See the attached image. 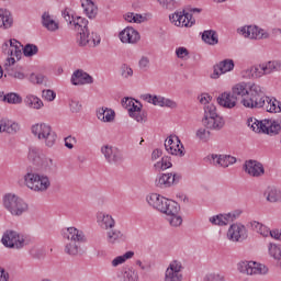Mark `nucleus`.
Segmentation results:
<instances>
[{
    "label": "nucleus",
    "instance_id": "obj_20",
    "mask_svg": "<svg viewBox=\"0 0 281 281\" xmlns=\"http://www.w3.org/2000/svg\"><path fill=\"white\" fill-rule=\"evenodd\" d=\"M240 216V212H234V213H228V214H220V215H215L210 217V223H212V225H229V223H234V221H236V218H238Z\"/></svg>",
    "mask_w": 281,
    "mask_h": 281
},
{
    "label": "nucleus",
    "instance_id": "obj_42",
    "mask_svg": "<svg viewBox=\"0 0 281 281\" xmlns=\"http://www.w3.org/2000/svg\"><path fill=\"white\" fill-rule=\"evenodd\" d=\"M24 102L30 109H43V101L37 97L27 95Z\"/></svg>",
    "mask_w": 281,
    "mask_h": 281
},
{
    "label": "nucleus",
    "instance_id": "obj_57",
    "mask_svg": "<svg viewBox=\"0 0 281 281\" xmlns=\"http://www.w3.org/2000/svg\"><path fill=\"white\" fill-rule=\"evenodd\" d=\"M121 76L122 78H132L133 76V68L131 66L123 64L121 66Z\"/></svg>",
    "mask_w": 281,
    "mask_h": 281
},
{
    "label": "nucleus",
    "instance_id": "obj_54",
    "mask_svg": "<svg viewBox=\"0 0 281 281\" xmlns=\"http://www.w3.org/2000/svg\"><path fill=\"white\" fill-rule=\"evenodd\" d=\"M218 113H216V105L209 104L204 106V117L203 120H207L209 117H216Z\"/></svg>",
    "mask_w": 281,
    "mask_h": 281
},
{
    "label": "nucleus",
    "instance_id": "obj_37",
    "mask_svg": "<svg viewBox=\"0 0 281 281\" xmlns=\"http://www.w3.org/2000/svg\"><path fill=\"white\" fill-rule=\"evenodd\" d=\"M202 41L206 45H218V34L214 30L204 31L202 33Z\"/></svg>",
    "mask_w": 281,
    "mask_h": 281
},
{
    "label": "nucleus",
    "instance_id": "obj_15",
    "mask_svg": "<svg viewBox=\"0 0 281 281\" xmlns=\"http://www.w3.org/2000/svg\"><path fill=\"white\" fill-rule=\"evenodd\" d=\"M63 238L69 240V243H87L85 233L76 227H68L63 231Z\"/></svg>",
    "mask_w": 281,
    "mask_h": 281
},
{
    "label": "nucleus",
    "instance_id": "obj_22",
    "mask_svg": "<svg viewBox=\"0 0 281 281\" xmlns=\"http://www.w3.org/2000/svg\"><path fill=\"white\" fill-rule=\"evenodd\" d=\"M71 85L75 87L80 85H93V77L85 72L82 69H78L71 76Z\"/></svg>",
    "mask_w": 281,
    "mask_h": 281
},
{
    "label": "nucleus",
    "instance_id": "obj_33",
    "mask_svg": "<svg viewBox=\"0 0 281 281\" xmlns=\"http://www.w3.org/2000/svg\"><path fill=\"white\" fill-rule=\"evenodd\" d=\"M281 125L278 121L266 120V128H263V133L266 135H270L273 137L274 135H280Z\"/></svg>",
    "mask_w": 281,
    "mask_h": 281
},
{
    "label": "nucleus",
    "instance_id": "obj_53",
    "mask_svg": "<svg viewBox=\"0 0 281 281\" xmlns=\"http://www.w3.org/2000/svg\"><path fill=\"white\" fill-rule=\"evenodd\" d=\"M195 136L198 137V139H200V142H210L212 133L203 127H200L196 131Z\"/></svg>",
    "mask_w": 281,
    "mask_h": 281
},
{
    "label": "nucleus",
    "instance_id": "obj_36",
    "mask_svg": "<svg viewBox=\"0 0 281 281\" xmlns=\"http://www.w3.org/2000/svg\"><path fill=\"white\" fill-rule=\"evenodd\" d=\"M181 206L176 201L170 199L167 200V204L165 205V210H162V214H167V216H175V214H179Z\"/></svg>",
    "mask_w": 281,
    "mask_h": 281
},
{
    "label": "nucleus",
    "instance_id": "obj_11",
    "mask_svg": "<svg viewBox=\"0 0 281 281\" xmlns=\"http://www.w3.org/2000/svg\"><path fill=\"white\" fill-rule=\"evenodd\" d=\"M182 269L183 266L181 265V261H171L165 272V281H183V273H181Z\"/></svg>",
    "mask_w": 281,
    "mask_h": 281
},
{
    "label": "nucleus",
    "instance_id": "obj_45",
    "mask_svg": "<svg viewBox=\"0 0 281 281\" xmlns=\"http://www.w3.org/2000/svg\"><path fill=\"white\" fill-rule=\"evenodd\" d=\"M65 254H67L68 256H72V257L78 256V254H80V244L69 241L65 246Z\"/></svg>",
    "mask_w": 281,
    "mask_h": 281
},
{
    "label": "nucleus",
    "instance_id": "obj_6",
    "mask_svg": "<svg viewBox=\"0 0 281 281\" xmlns=\"http://www.w3.org/2000/svg\"><path fill=\"white\" fill-rule=\"evenodd\" d=\"M33 135L37 137L41 142H44L45 146L52 148L56 144L57 135L56 132L52 130V126L45 123H37L31 128Z\"/></svg>",
    "mask_w": 281,
    "mask_h": 281
},
{
    "label": "nucleus",
    "instance_id": "obj_3",
    "mask_svg": "<svg viewBox=\"0 0 281 281\" xmlns=\"http://www.w3.org/2000/svg\"><path fill=\"white\" fill-rule=\"evenodd\" d=\"M23 179L26 188L33 190V192H47L52 186L49 177L34 171L31 167L26 169V173Z\"/></svg>",
    "mask_w": 281,
    "mask_h": 281
},
{
    "label": "nucleus",
    "instance_id": "obj_26",
    "mask_svg": "<svg viewBox=\"0 0 281 281\" xmlns=\"http://www.w3.org/2000/svg\"><path fill=\"white\" fill-rule=\"evenodd\" d=\"M81 8L88 19H95L98 16V5L93 0H81Z\"/></svg>",
    "mask_w": 281,
    "mask_h": 281
},
{
    "label": "nucleus",
    "instance_id": "obj_10",
    "mask_svg": "<svg viewBox=\"0 0 281 281\" xmlns=\"http://www.w3.org/2000/svg\"><path fill=\"white\" fill-rule=\"evenodd\" d=\"M238 32L241 36H245V38H251L255 41L269 38V33L256 25L244 26L239 29Z\"/></svg>",
    "mask_w": 281,
    "mask_h": 281
},
{
    "label": "nucleus",
    "instance_id": "obj_16",
    "mask_svg": "<svg viewBox=\"0 0 281 281\" xmlns=\"http://www.w3.org/2000/svg\"><path fill=\"white\" fill-rule=\"evenodd\" d=\"M119 38L121 43H128L131 45H135V43H138L140 36L137 30L133 29L132 26H127L119 33Z\"/></svg>",
    "mask_w": 281,
    "mask_h": 281
},
{
    "label": "nucleus",
    "instance_id": "obj_30",
    "mask_svg": "<svg viewBox=\"0 0 281 281\" xmlns=\"http://www.w3.org/2000/svg\"><path fill=\"white\" fill-rule=\"evenodd\" d=\"M98 218L100 221V227H102V229H106L108 232L109 229H113L115 227V220L113 218V216L106 213H100L98 215Z\"/></svg>",
    "mask_w": 281,
    "mask_h": 281
},
{
    "label": "nucleus",
    "instance_id": "obj_13",
    "mask_svg": "<svg viewBox=\"0 0 281 281\" xmlns=\"http://www.w3.org/2000/svg\"><path fill=\"white\" fill-rule=\"evenodd\" d=\"M181 181V175L179 173H162L158 176L155 180L156 188H170L175 183Z\"/></svg>",
    "mask_w": 281,
    "mask_h": 281
},
{
    "label": "nucleus",
    "instance_id": "obj_5",
    "mask_svg": "<svg viewBox=\"0 0 281 281\" xmlns=\"http://www.w3.org/2000/svg\"><path fill=\"white\" fill-rule=\"evenodd\" d=\"M3 207H5L12 216H23L29 210V205L25 201L12 193H7L3 196Z\"/></svg>",
    "mask_w": 281,
    "mask_h": 281
},
{
    "label": "nucleus",
    "instance_id": "obj_14",
    "mask_svg": "<svg viewBox=\"0 0 281 281\" xmlns=\"http://www.w3.org/2000/svg\"><path fill=\"white\" fill-rule=\"evenodd\" d=\"M227 238L233 243H240L247 238V228L243 224H232L227 232Z\"/></svg>",
    "mask_w": 281,
    "mask_h": 281
},
{
    "label": "nucleus",
    "instance_id": "obj_52",
    "mask_svg": "<svg viewBox=\"0 0 281 281\" xmlns=\"http://www.w3.org/2000/svg\"><path fill=\"white\" fill-rule=\"evenodd\" d=\"M267 120L263 121H258L254 119L252 124H251V131L255 133H265Z\"/></svg>",
    "mask_w": 281,
    "mask_h": 281
},
{
    "label": "nucleus",
    "instance_id": "obj_38",
    "mask_svg": "<svg viewBox=\"0 0 281 281\" xmlns=\"http://www.w3.org/2000/svg\"><path fill=\"white\" fill-rule=\"evenodd\" d=\"M16 131H19V124L11 123L10 121H7V120L0 121V133L14 134L16 133Z\"/></svg>",
    "mask_w": 281,
    "mask_h": 281
},
{
    "label": "nucleus",
    "instance_id": "obj_8",
    "mask_svg": "<svg viewBox=\"0 0 281 281\" xmlns=\"http://www.w3.org/2000/svg\"><path fill=\"white\" fill-rule=\"evenodd\" d=\"M1 243L8 249H23L25 247V239L15 231H7L1 238Z\"/></svg>",
    "mask_w": 281,
    "mask_h": 281
},
{
    "label": "nucleus",
    "instance_id": "obj_23",
    "mask_svg": "<svg viewBox=\"0 0 281 281\" xmlns=\"http://www.w3.org/2000/svg\"><path fill=\"white\" fill-rule=\"evenodd\" d=\"M217 103L224 109H234L238 104V98L233 92H224L218 95Z\"/></svg>",
    "mask_w": 281,
    "mask_h": 281
},
{
    "label": "nucleus",
    "instance_id": "obj_46",
    "mask_svg": "<svg viewBox=\"0 0 281 281\" xmlns=\"http://www.w3.org/2000/svg\"><path fill=\"white\" fill-rule=\"evenodd\" d=\"M143 100L148 102L149 104H154V106H162L164 105V97L154 95L153 94H144Z\"/></svg>",
    "mask_w": 281,
    "mask_h": 281
},
{
    "label": "nucleus",
    "instance_id": "obj_17",
    "mask_svg": "<svg viewBox=\"0 0 281 281\" xmlns=\"http://www.w3.org/2000/svg\"><path fill=\"white\" fill-rule=\"evenodd\" d=\"M146 201L148 205H150V207H154V210H157L162 214L166 207V204L168 203V198H165L159 193H151L147 195Z\"/></svg>",
    "mask_w": 281,
    "mask_h": 281
},
{
    "label": "nucleus",
    "instance_id": "obj_2",
    "mask_svg": "<svg viewBox=\"0 0 281 281\" xmlns=\"http://www.w3.org/2000/svg\"><path fill=\"white\" fill-rule=\"evenodd\" d=\"M75 30L78 31L77 43L79 47H97L100 45V36L98 33L92 32L89 34V20L77 16L74 21Z\"/></svg>",
    "mask_w": 281,
    "mask_h": 281
},
{
    "label": "nucleus",
    "instance_id": "obj_24",
    "mask_svg": "<svg viewBox=\"0 0 281 281\" xmlns=\"http://www.w3.org/2000/svg\"><path fill=\"white\" fill-rule=\"evenodd\" d=\"M202 124L210 131H221L225 126V119L221 115L211 116L209 119H203Z\"/></svg>",
    "mask_w": 281,
    "mask_h": 281
},
{
    "label": "nucleus",
    "instance_id": "obj_58",
    "mask_svg": "<svg viewBox=\"0 0 281 281\" xmlns=\"http://www.w3.org/2000/svg\"><path fill=\"white\" fill-rule=\"evenodd\" d=\"M204 281H225V277L221 273H209L204 277Z\"/></svg>",
    "mask_w": 281,
    "mask_h": 281
},
{
    "label": "nucleus",
    "instance_id": "obj_49",
    "mask_svg": "<svg viewBox=\"0 0 281 281\" xmlns=\"http://www.w3.org/2000/svg\"><path fill=\"white\" fill-rule=\"evenodd\" d=\"M154 166L156 170H168V168H172V162L170 161V157L164 156L161 161L156 162Z\"/></svg>",
    "mask_w": 281,
    "mask_h": 281
},
{
    "label": "nucleus",
    "instance_id": "obj_44",
    "mask_svg": "<svg viewBox=\"0 0 281 281\" xmlns=\"http://www.w3.org/2000/svg\"><path fill=\"white\" fill-rule=\"evenodd\" d=\"M134 256V251H127L123 256H117L112 260V267H120V265H124L126 260H131Z\"/></svg>",
    "mask_w": 281,
    "mask_h": 281
},
{
    "label": "nucleus",
    "instance_id": "obj_63",
    "mask_svg": "<svg viewBox=\"0 0 281 281\" xmlns=\"http://www.w3.org/2000/svg\"><path fill=\"white\" fill-rule=\"evenodd\" d=\"M61 15L64 16L66 23H68V25H71V23H74V21H76V19H74V15H71V13H69V9H65L61 12Z\"/></svg>",
    "mask_w": 281,
    "mask_h": 281
},
{
    "label": "nucleus",
    "instance_id": "obj_19",
    "mask_svg": "<svg viewBox=\"0 0 281 281\" xmlns=\"http://www.w3.org/2000/svg\"><path fill=\"white\" fill-rule=\"evenodd\" d=\"M213 69L214 71L211 75V78H213V80H216L217 78H220V76H223V74H227V71H232L234 69V60L224 59L215 65Z\"/></svg>",
    "mask_w": 281,
    "mask_h": 281
},
{
    "label": "nucleus",
    "instance_id": "obj_40",
    "mask_svg": "<svg viewBox=\"0 0 281 281\" xmlns=\"http://www.w3.org/2000/svg\"><path fill=\"white\" fill-rule=\"evenodd\" d=\"M246 75L248 78H262V76H267L265 69H262V64L250 67L248 70H246Z\"/></svg>",
    "mask_w": 281,
    "mask_h": 281
},
{
    "label": "nucleus",
    "instance_id": "obj_62",
    "mask_svg": "<svg viewBox=\"0 0 281 281\" xmlns=\"http://www.w3.org/2000/svg\"><path fill=\"white\" fill-rule=\"evenodd\" d=\"M30 80L31 82H33V85H43V80H45V76L32 74L30 76Z\"/></svg>",
    "mask_w": 281,
    "mask_h": 281
},
{
    "label": "nucleus",
    "instance_id": "obj_55",
    "mask_svg": "<svg viewBox=\"0 0 281 281\" xmlns=\"http://www.w3.org/2000/svg\"><path fill=\"white\" fill-rule=\"evenodd\" d=\"M29 159H30V161H33V164H37L38 162V159H41V154L38 151V148L31 147L29 149Z\"/></svg>",
    "mask_w": 281,
    "mask_h": 281
},
{
    "label": "nucleus",
    "instance_id": "obj_28",
    "mask_svg": "<svg viewBox=\"0 0 281 281\" xmlns=\"http://www.w3.org/2000/svg\"><path fill=\"white\" fill-rule=\"evenodd\" d=\"M232 93L235 98H249V86L246 82L236 83L232 88Z\"/></svg>",
    "mask_w": 281,
    "mask_h": 281
},
{
    "label": "nucleus",
    "instance_id": "obj_41",
    "mask_svg": "<svg viewBox=\"0 0 281 281\" xmlns=\"http://www.w3.org/2000/svg\"><path fill=\"white\" fill-rule=\"evenodd\" d=\"M250 276H265L269 273V268L262 263L254 261V266H250Z\"/></svg>",
    "mask_w": 281,
    "mask_h": 281
},
{
    "label": "nucleus",
    "instance_id": "obj_43",
    "mask_svg": "<svg viewBox=\"0 0 281 281\" xmlns=\"http://www.w3.org/2000/svg\"><path fill=\"white\" fill-rule=\"evenodd\" d=\"M250 227L254 232H257V234H260L265 238L269 236V228L265 225H262L260 222H250Z\"/></svg>",
    "mask_w": 281,
    "mask_h": 281
},
{
    "label": "nucleus",
    "instance_id": "obj_50",
    "mask_svg": "<svg viewBox=\"0 0 281 281\" xmlns=\"http://www.w3.org/2000/svg\"><path fill=\"white\" fill-rule=\"evenodd\" d=\"M22 49H23L24 56H26L27 58L32 56H36V54H38V46L34 44H26L24 47L22 45Z\"/></svg>",
    "mask_w": 281,
    "mask_h": 281
},
{
    "label": "nucleus",
    "instance_id": "obj_4",
    "mask_svg": "<svg viewBox=\"0 0 281 281\" xmlns=\"http://www.w3.org/2000/svg\"><path fill=\"white\" fill-rule=\"evenodd\" d=\"M2 53L5 56H9L4 64V69L9 70L10 67H12V65H14V63H16V60H21V58L23 56V44H21V42L16 41L14 38L10 40L8 42H4L2 44ZM14 56L16 57V59H14Z\"/></svg>",
    "mask_w": 281,
    "mask_h": 281
},
{
    "label": "nucleus",
    "instance_id": "obj_47",
    "mask_svg": "<svg viewBox=\"0 0 281 281\" xmlns=\"http://www.w3.org/2000/svg\"><path fill=\"white\" fill-rule=\"evenodd\" d=\"M123 280L139 281V274L137 273V270L127 267V268H124Z\"/></svg>",
    "mask_w": 281,
    "mask_h": 281
},
{
    "label": "nucleus",
    "instance_id": "obj_7",
    "mask_svg": "<svg viewBox=\"0 0 281 281\" xmlns=\"http://www.w3.org/2000/svg\"><path fill=\"white\" fill-rule=\"evenodd\" d=\"M101 153L111 166H120V164L124 162V154L115 146L103 145L101 147Z\"/></svg>",
    "mask_w": 281,
    "mask_h": 281
},
{
    "label": "nucleus",
    "instance_id": "obj_31",
    "mask_svg": "<svg viewBox=\"0 0 281 281\" xmlns=\"http://www.w3.org/2000/svg\"><path fill=\"white\" fill-rule=\"evenodd\" d=\"M106 240L109 245H117V243L124 240V234L120 229L110 228L106 232Z\"/></svg>",
    "mask_w": 281,
    "mask_h": 281
},
{
    "label": "nucleus",
    "instance_id": "obj_61",
    "mask_svg": "<svg viewBox=\"0 0 281 281\" xmlns=\"http://www.w3.org/2000/svg\"><path fill=\"white\" fill-rule=\"evenodd\" d=\"M138 67L139 69H143L144 71H146V69L150 67V59H148V57L146 56H143L138 61Z\"/></svg>",
    "mask_w": 281,
    "mask_h": 281
},
{
    "label": "nucleus",
    "instance_id": "obj_35",
    "mask_svg": "<svg viewBox=\"0 0 281 281\" xmlns=\"http://www.w3.org/2000/svg\"><path fill=\"white\" fill-rule=\"evenodd\" d=\"M42 24L48 32H56L58 30V23L52 19V15L49 13L45 12L42 15Z\"/></svg>",
    "mask_w": 281,
    "mask_h": 281
},
{
    "label": "nucleus",
    "instance_id": "obj_18",
    "mask_svg": "<svg viewBox=\"0 0 281 281\" xmlns=\"http://www.w3.org/2000/svg\"><path fill=\"white\" fill-rule=\"evenodd\" d=\"M244 168L250 177H262L265 175V166L257 160H246Z\"/></svg>",
    "mask_w": 281,
    "mask_h": 281
},
{
    "label": "nucleus",
    "instance_id": "obj_60",
    "mask_svg": "<svg viewBox=\"0 0 281 281\" xmlns=\"http://www.w3.org/2000/svg\"><path fill=\"white\" fill-rule=\"evenodd\" d=\"M169 223L172 227H179L183 223V218L177 214L170 215Z\"/></svg>",
    "mask_w": 281,
    "mask_h": 281
},
{
    "label": "nucleus",
    "instance_id": "obj_9",
    "mask_svg": "<svg viewBox=\"0 0 281 281\" xmlns=\"http://www.w3.org/2000/svg\"><path fill=\"white\" fill-rule=\"evenodd\" d=\"M165 149L169 155H176L178 157L186 156V148L177 135H170L165 140Z\"/></svg>",
    "mask_w": 281,
    "mask_h": 281
},
{
    "label": "nucleus",
    "instance_id": "obj_32",
    "mask_svg": "<svg viewBox=\"0 0 281 281\" xmlns=\"http://www.w3.org/2000/svg\"><path fill=\"white\" fill-rule=\"evenodd\" d=\"M265 196L269 203H281V191L276 187H269L265 191Z\"/></svg>",
    "mask_w": 281,
    "mask_h": 281
},
{
    "label": "nucleus",
    "instance_id": "obj_1",
    "mask_svg": "<svg viewBox=\"0 0 281 281\" xmlns=\"http://www.w3.org/2000/svg\"><path fill=\"white\" fill-rule=\"evenodd\" d=\"M240 104L245 109H263L268 113H281V102L267 95L265 89L256 83L249 86V94L241 99Z\"/></svg>",
    "mask_w": 281,
    "mask_h": 281
},
{
    "label": "nucleus",
    "instance_id": "obj_25",
    "mask_svg": "<svg viewBox=\"0 0 281 281\" xmlns=\"http://www.w3.org/2000/svg\"><path fill=\"white\" fill-rule=\"evenodd\" d=\"M41 170L46 175H56L58 172V162L50 157H44L41 159Z\"/></svg>",
    "mask_w": 281,
    "mask_h": 281
},
{
    "label": "nucleus",
    "instance_id": "obj_29",
    "mask_svg": "<svg viewBox=\"0 0 281 281\" xmlns=\"http://www.w3.org/2000/svg\"><path fill=\"white\" fill-rule=\"evenodd\" d=\"M97 117L101 122H113L115 120V111L109 108H100L97 111Z\"/></svg>",
    "mask_w": 281,
    "mask_h": 281
},
{
    "label": "nucleus",
    "instance_id": "obj_64",
    "mask_svg": "<svg viewBox=\"0 0 281 281\" xmlns=\"http://www.w3.org/2000/svg\"><path fill=\"white\" fill-rule=\"evenodd\" d=\"M162 106H167V109H177V103L172 99H167L164 97Z\"/></svg>",
    "mask_w": 281,
    "mask_h": 281
},
{
    "label": "nucleus",
    "instance_id": "obj_59",
    "mask_svg": "<svg viewBox=\"0 0 281 281\" xmlns=\"http://www.w3.org/2000/svg\"><path fill=\"white\" fill-rule=\"evenodd\" d=\"M42 95L44 100H47V102H54V100H56V92H54V90H44Z\"/></svg>",
    "mask_w": 281,
    "mask_h": 281
},
{
    "label": "nucleus",
    "instance_id": "obj_12",
    "mask_svg": "<svg viewBox=\"0 0 281 281\" xmlns=\"http://www.w3.org/2000/svg\"><path fill=\"white\" fill-rule=\"evenodd\" d=\"M169 19L177 27H192L195 23V20L192 19V14L186 13V11L175 12V14L169 15Z\"/></svg>",
    "mask_w": 281,
    "mask_h": 281
},
{
    "label": "nucleus",
    "instance_id": "obj_48",
    "mask_svg": "<svg viewBox=\"0 0 281 281\" xmlns=\"http://www.w3.org/2000/svg\"><path fill=\"white\" fill-rule=\"evenodd\" d=\"M2 102H8V104H21L23 102V98L14 92H10L3 97Z\"/></svg>",
    "mask_w": 281,
    "mask_h": 281
},
{
    "label": "nucleus",
    "instance_id": "obj_56",
    "mask_svg": "<svg viewBox=\"0 0 281 281\" xmlns=\"http://www.w3.org/2000/svg\"><path fill=\"white\" fill-rule=\"evenodd\" d=\"M165 10H175L177 8V0H157Z\"/></svg>",
    "mask_w": 281,
    "mask_h": 281
},
{
    "label": "nucleus",
    "instance_id": "obj_51",
    "mask_svg": "<svg viewBox=\"0 0 281 281\" xmlns=\"http://www.w3.org/2000/svg\"><path fill=\"white\" fill-rule=\"evenodd\" d=\"M254 261H241L237 265V269L240 273H246L250 276L251 267H254Z\"/></svg>",
    "mask_w": 281,
    "mask_h": 281
},
{
    "label": "nucleus",
    "instance_id": "obj_21",
    "mask_svg": "<svg viewBox=\"0 0 281 281\" xmlns=\"http://www.w3.org/2000/svg\"><path fill=\"white\" fill-rule=\"evenodd\" d=\"M136 103L138 105L134 102L132 103L131 108H128L130 117H133V120L144 124V122H147L148 120V113L142 111V103L139 101H136Z\"/></svg>",
    "mask_w": 281,
    "mask_h": 281
},
{
    "label": "nucleus",
    "instance_id": "obj_39",
    "mask_svg": "<svg viewBox=\"0 0 281 281\" xmlns=\"http://www.w3.org/2000/svg\"><path fill=\"white\" fill-rule=\"evenodd\" d=\"M261 65L266 76L269 74H273V71H281V61L278 60L268 61Z\"/></svg>",
    "mask_w": 281,
    "mask_h": 281
},
{
    "label": "nucleus",
    "instance_id": "obj_27",
    "mask_svg": "<svg viewBox=\"0 0 281 281\" xmlns=\"http://www.w3.org/2000/svg\"><path fill=\"white\" fill-rule=\"evenodd\" d=\"M14 20L8 9H0V30H10Z\"/></svg>",
    "mask_w": 281,
    "mask_h": 281
},
{
    "label": "nucleus",
    "instance_id": "obj_34",
    "mask_svg": "<svg viewBox=\"0 0 281 281\" xmlns=\"http://www.w3.org/2000/svg\"><path fill=\"white\" fill-rule=\"evenodd\" d=\"M207 159L212 161L213 166H220V168H229L227 155L212 154L211 156H207Z\"/></svg>",
    "mask_w": 281,
    "mask_h": 281
}]
</instances>
